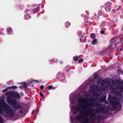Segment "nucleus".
Masks as SVG:
<instances>
[{"instance_id": "obj_1", "label": "nucleus", "mask_w": 123, "mask_h": 123, "mask_svg": "<svg viewBox=\"0 0 123 123\" xmlns=\"http://www.w3.org/2000/svg\"><path fill=\"white\" fill-rule=\"evenodd\" d=\"M85 97L86 99L80 98L78 101L80 105L81 108L79 105H76L74 107L75 110L79 111L80 114L78 118L79 121L82 123H95L100 122V117L99 115L95 116L96 112H101L102 113H106L107 111L105 109L104 106L101 105H96L94 103L98 102L97 98L92 99L88 98L90 95H87L86 93Z\"/></svg>"}, {"instance_id": "obj_2", "label": "nucleus", "mask_w": 123, "mask_h": 123, "mask_svg": "<svg viewBox=\"0 0 123 123\" xmlns=\"http://www.w3.org/2000/svg\"><path fill=\"white\" fill-rule=\"evenodd\" d=\"M107 83L105 88L111 90H113L109 94L111 100H113L112 102L110 101L111 105H118L120 100L123 99V96L121 95L122 89H123V81L120 83L112 81V85L110 82Z\"/></svg>"}, {"instance_id": "obj_3", "label": "nucleus", "mask_w": 123, "mask_h": 123, "mask_svg": "<svg viewBox=\"0 0 123 123\" xmlns=\"http://www.w3.org/2000/svg\"><path fill=\"white\" fill-rule=\"evenodd\" d=\"M0 113L11 117L16 115L12 108L4 102L3 98L0 99Z\"/></svg>"}, {"instance_id": "obj_4", "label": "nucleus", "mask_w": 123, "mask_h": 123, "mask_svg": "<svg viewBox=\"0 0 123 123\" xmlns=\"http://www.w3.org/2000/svg\"><path fill=\"white\" fill-rule=\"evenodd\" d=\"M6 101L10 105L13 106V108L15 109V110L18 111V112L20 113H23L25 111V109L19 105L17 104L15 99L12 98L11 97L7 96Z\"/></svg>"}, {"instance_id": "obj_5", "label": "nucleus", "mask_w": 123, "mask_h": 123, "mask_svg": "<svg viewBox=\"0 0 123 123\" xmlns=\"http://www.w3.org/2000/svg\"><path fill=\"white\" fill-rule=\"evenodd\" d=\"M97 82L98 84H101L102 86H104L105 83H107L104 80L99 79L97 81Z\"/></svg>"}, {"instance_id": "obj_6", "label": "nucleus", "mask_w": 123, "mask_h": 123, "mask_svg": "<svg viewBox=\"0 0 123 123\" xmlns=\"http://www.w3.org/2000/svg\"><path fill=\"white\" fill-rule=\"evenodd\" d=\"M12 96L15 98H20L19 94L17 93H14L12 94Z\"/></svg>"}, {"instance_id": "obj_7", "label": "nucleus", "mask_w": 123, "mask_h": 123, "mask_svg": "<svg viewBox=\"0 0 123 123\" xmlns=\"http://www.w3.org/2000/svg\"><path fill=\"white\" fill-rule=\"evenodd\" d=\"M5 94L6 95H8L9 96H12V92L10 91H9L8 92L6 93Z\"/></svg>"}, {"instance_id": "obj_8", "label": "nucleus", "mask_w": 123, "mask_h": 123, "mask_svg": "<svg viewBox=\"0 0 123 123\" xmlns=\"http://www.w3.org/2000/svg\"><path fill=\"white\" fill-rule=\"evenodd\" d=\"M97 41V40L96 39L93 40L92 43V44L93 45H94L96 43Z\"/></svg>"}, {"instance_id": "obj_9", "label": "nucleus", "mask_w": 123, "mask_h": 123, "mask_svg": "<svg viewBox=\"0 0 123 123\" xmlns=\"http://www.w3.org/2000/svg\"><path fill=\"white\" fill-rule=\"evenodd\" d=\"M90 37L92 39H94L95 38V34H94L92 33L90 34Z\"/></svg>"}, {"instance_id": "obj_10", "label": "nucleus", "mask_w": 123, "mask_h": 123, "mask_svg": "<svg viewBox=\"0 0 123 123\" xmlns=\"http://www.w3.org/2000/svg\"><path fill=\"white\" fill-rule=\"evenodd\" d=\"M65 25L67 27H68L69 25H70V24L69 23H68V22H66L65 24Z\"/></svg>"}, {"instance_id": "obj_11", "label": "nucleus", "mask_w": 123, "mask_h": 123, "mask_svg": "<svg viewBox=\"0 0 123 123\" xmlns=\"http://www.w3.org/2000/svg\"><path fill=\"white\" fill-rule=\"evenodd\" d=\"M11 89H15L17 88V87L15 86H11Z\"/></svg>"}, {"instance_id": "obj_12", "label": "nucleus", "mask_w": 123, "mask_h": 123, "mask_svg": "<svg viewBox=\"0 0 123 123\" xmlns=\"http://www.w3.org/2000/svg\"><path fill=\"white\" fill-rule=\"evenodd\" d=\"M20 87L21 88H26L27 87V85L26 84H24V85L22 86H20Z\"/></svg>"}, {"instance_id": "obj_13", "label": "nucleus", "mask_w": 123, "mask_h": 123, "mask_svg": "<svg viewBox=\"0 0 123 123\" xmlns=\"http://www.w3.org/2000/svg\"><path fill=\"white\" fill-rule=\"evenodd\" d=\"M74 59L75 61H77L78 59V57L77 56H75L74 57Z\"/></svg>"}, {"instance_id": "obj_14", "label": "nucleus", "mask_w": 123, "mask_h": 123, "mask_svg": "<svg viewBox=\"0 0 123 123\" xmlns=\"http://www.w3.org/2000/svg\"><path fill=\"white\" fill-rule=\"evenodd\" d=\"M0 123H4L1 117L0 116Z\"/></svg>"}, {"instance_id": "obj_15", "label": "nucleus", "mask_w": 123, "mask_h": 123, "mask_svg": "<svg viewBox=\"0 0 123 123\" xmlns=\"http://www.w3.org/2000/svg\"><path fill=\"white\" fill-rule=\"evenodd\" d=\"M85 25H89V23L88 21H85Z\"/></svg>"}, {"instance_id": "obj_16", "label": "nucleus", "mask_w": 123, "mask_h": 123, "mask_svg": "<svg viewBox=\"0 0 123 123\" xmlns=\"http://www.w3.org/2000/svg\"><path fill=\"white\" fill-rule=\"evenodd\" d=\"M83 60L82 59H80L78 60L79 62H83Z\"/></svg>"}, {"instance_id": "obj_17", "label": "nucleus", "mask_w": 123, "mask_h": 123, "mask_svg": "<svg viewBox=\"0 0 123 123\" xmlns=\"http://www.w3.org/2000/svg\"><path fill=\"white\" fill-rule=\"evenodd\" d=\"M98 76L97 74H95L94 77V79H95L96 78H98Z\"/></svg>"}, {"instance_id": "obj_18", "label": "nucleus", "mask_w": 123, "mask_h": 123, "mask_svg": "<svg viewBox=\"0 0 123 123\" xmlns=\"http://www.w3.org/2000/svg\"><path fill=\"white\" fill-rule=\"evenodd\" d=\"M6 88V89H7V90L8 91V90L11 89V86H10L7 87Z\"/></svg>"}, {"instance_id": "obj_19", "label": "nucleus", "mask_w": 123, "mask_h": 123, "mask_svg": "<svg viewBox=\"0 0 123 123\" xmlns=\"http://www.w3.org/2000/svg\"><path fill=\"white\" fill-rule=\"evenodd\" d=\"M44 87V86L43 85L41 86L40 87L41 89L42 90L43 89Z\"/></svg>"}, {"instance_id": "obj_20", "label": "nucleus", "mask_w": 123, "mask_h": 123, "mask_svg": "<svg viewBox=\"0 0 123 123\" xmlns=\"http://www.w3.org/2000/svg\"><path fill=\"white\" fill-rule=\"evenodd\" d=\"M100 33L102 34H103L105 32V31H101L100 32Z\"/></svg>"}, {"instance_id": "obj_21", "label": "nucleus", "mask_w": 123, "mask_h": 123, "mask_svg": "<svg viewBox=\"0 0 123 123\" xmlns=\"http://www.w3.org/2000/svg\"><path fill=\"white\" fill-rule=\"evenodd\" d=\"M52 86H48V89L49 90L51 89L52 88Z\"/></svg>"}, {"instance_id": "obj_22", "label": "nucleus", "mask_w": 123, "mask_h": 123, "mask_svg": "<svg viewBox=\"0 0 123 123\" xmlns=\"http://www.w3.org/2000/svg\"><path fill=\"white\" fill-rule=\"evenodd\" d=\"M39 94L40 96L41 97H42L43 96V94L42 92H40Z\"/></svg>"}, {"instance_id": "obj_23", "label": "nucleus", "mask_w": 123, "mask_h": 123, "mask_svg": "<svg viewBox=\"0 0 123 123\" xmlns=\"http://www.w3.org/2000/svg\"><path fill=\"white\" fill-rule=\"evenodd\" d=\"M11 30V28H8L7 29V31H10Z\"/></svg>"}, {"instance_id": "obj_24", "label": "nucleus", "mask_w": 123, "mask_h": 123, "mask_svg": "<svg viewBox=\"0 0 123 123\" xmlns=\"http://www.w3.org/2000/svg\"><path fill=\"white\" fill-rule=\"evenodd\" d=\"M7 89H6V88L5 89L3 90H2V92H5L6 91H7Z\"/></svg>"}, {"instance_id": "obj_25", "label": "nucleus", "mask_w": 123, "mask_h": 123, "mask_svg": "<svg viewBox=\"0 0 123 123\" xmlns=\"http://www.w3.org/2000/svg\"><path fill=\"white\" fill-rule=\"evenodd\" d=\"M120 7L121 6H118V8L117 9V10L118 11L119 10H120L121 9Z\"/></svg>"}, {"instance_id": "obj_26", "label": "nucleus", "mask_w": 123, "mask_h": 123, "mask_svg": "<svg viewBox=\"0 0 123 123\" xmlns=\"http://www.w3.org/2000/svg\"><path fill=\"white\" fill-rule=\"evenodd\" d=\"M23 95H24V94L23 93H22V92H20V96H22Z\"/></svg>"}, {"instance_id": "obj_27", "label": "nucleus", "mask_w": 123, "mask_h": 123, "mask_svg": "<svg viewBox=\"0 0 123 123\" xmlns=\"http://www.w3.org/2000/svg\"><path fill=\"white\" fill-rule=\"evenodd\" d=\"M60 63H61V64H62V61L60 62Z\"/></svg>"}, {"instance_id": "obj_28", "label": "nucleus", "mask_w": 123, "mask_h": 123, "mask_svg": "<svg viewBox=\"0 0 123 123\" xmlns=\"http://www.w3.org/2000/svg\"><path fill=\"white\" fill-rule=\"evenodd\" d=\"M36 81L37 82H38L37 81Z\"/></svg>"}, {"instance_id": "obj_29", "label": "nucleus", "mask_w": 123, "mask_h": 123, "mask_svg": "<svg viewBox=\"0 0 123 123\" xmlns=\"http://www.w3.org/2000/svg\"><path fill=\"white\" fill-rule=\"evenodd\" d=\"M95 89H96V90H97V88H95Z\"/></svg>"}, {"instance_id": "obj_30", "label": "nucleus", "mask_w": 123, "mask_h": 123, "mask_svg": "<svg viewBox=\"0 0 123 123\" xmlns=\"http://www.w3.org/2000/svg\"><path fill=\"white\" fill-rule=\"evenodd\" d=\"M120 50H122V49H120Z\"/></svg>"}, {"instance_id": "obj_31", "label": "nucleus", "mask_w": 123, "mask_h": 123, "mask_svg": "<svg viewBox=\"0 0 123 123\" xmlns=\"http://www.w3.org/2000/svg\"><path fill=\"white\" fill-rule=\"evenodd\" d=\"M122 0V1H123V0Z\"/></svg>"}]
</instances>
